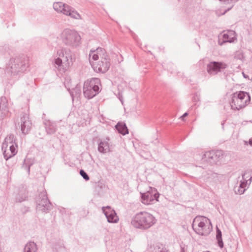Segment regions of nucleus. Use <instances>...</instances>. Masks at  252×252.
<instances>
[{"label": "nucleus", "instance_id": "f257e3e1", "mask_svg": "<svg viewBox=\"0 0 252 252\" xmlns=\"http://www.w3.org/2000/svg\"><path fill=\"white\" fill-rule=\"evenodd\" d=\"M58 57L55 59L54 63L56 68L63 72H65L72 65L75 61L74 54L67 48L62 47L57 51Z\"/></svg>", "mask_w": 252, "mask_h": 252}, {"label": "nucleus", "instance_id": "f03ea898", "mask_svg": "<svg viewBox=\"0 0 252 252\" xmlns=\"http://www.w3.org/2000/svg\"><path fill=\"white\" fill-rule=\"evenodd\" d=\"M89 56L94 61L100 59L97 63L92 64L94 71L104 73L108 70L111 64L105 49L98 47L96 50H91Z\"/></svg>", "mask_w": 252, "mask_h": 252}, {"label": "nucleus", "instance_id": "7ed1b4c3", "mask_svg": "<svg viewBox=\"0 0 252 252\" xmlns=\"http://www.w3.org/2000/svg\"><path fill=\"white\" fill-rule=\"evenodd\" d=\"M156 222L157 220L155 217L146 211L136 213L131 220V224L133 227L142 230L150 228Z\"/></svg>", "mask_w": 252, "mask_h": 252}, {"label": "nucleus", "instance_id": "20e7f679", "mask_svg": "<svg viewBox=\"0 0 252 252\" xmlns=\"http://www.w3.org/2000/svg\"><path fill=\"white\" fill-rule=\"evenodd\" d=\"M29 67L28 60L23 57L10 58L6 70L12 75H17L25 72Z\"/></svg>", "mask_w": 252, "mask_h": 252}, {"label": "nucleus", "instance_id": "39448f33", "mask_svg": "<svg viewBox=\"0 0 252 252\" xmlns=\"http://www.w3.org/2000/svg\"><path fill=\"white\" fill-rule=\"evenodd\" d=\"M192 227L195 232L201 236H207L212 230L210 220L204 216H196L193 220Z\"/></svg>", "mask_w": 252, "mask_h": 252}, {"label": "nucleus", "instance_id": "423d86ee", "mask_svg": "<svg viewBox=\"0 0 252 252\" xmlns=\"http://www.w3.org/2000/svg\"><path fill=\"white\" fill-rule=\"evenodd\" d=\"M60 39L66 46L75 48L80 44L81 38L77 31L65 29L61 32Z\"/></svg>", "mask_w": 252, "mask_h": 252}, {"label": "nucleus", "instance_id": "0eeeda50", "mask_svg": "<svg viewBox=\"0 0 252 252\" xmlns=\"http://www.w3.org/2000/svg\"><path fill=\"white\" fill-rule=\"evenodd\" d=\"M100 81L97 78H93L85 82L83 87V93L85 97L91 99L99 92Z\"/></svg>", "mask_w": 252, "mask_h": 252}, {"label": "nucleus", "instance_id": "6e6552de", "mask_svg": "<svg viewBox=\"0 0 252 252\" xmlns=\"http://www.w3.org/2000/svg\"><path fill=\"white\" fill-rule=\"evenodd\" d=\"M36 209L42 212H48L52 208V205L47 196L45 190L41 191L36 199Z\"/></svg>", "mask_w": 252, "mask_h": 252}, {"label": "nucleus", "instance_id": "1a4fd4ad", "mask_svg": "<svg viewBox=\"0 0 252 252\" xmlns=\"http://www.w3.org/2000/svg\"><path fill=\"white\" fill-rule=\"evenodd\" d=\"M141 197L142 203L149 205L158 201L159 193L155 188H151L150 190L144 193H141Z\"/></svg>", "mask_w": 252, "mask_h": 252}, {"label": "nucleus", "instance_id": "9d476101", "mask_svg": "<svg viewBox=\"0 0 252 252\" xmlns=\"http://www.w3.org/2000/svg\"><path fill=\"white\" fill-rule=\"evenodd\" d=\"M227 65L225 63L218 62H211L207 64V71L208 73L212 76L217 74L221 71V69L226 68Z\"/></svg>", "mask_w": 252, "mask_h": 252}, {"label": "nucleus", "instance_id": "9b49d317", "mask_svg": "<svg viewBox=\"0 0 252 252\" xmlns=\"http://www.w3.org/2000/svg\"><path fill=\"white\" fill-rule=\"evenodd\" d=\"M102 209L108 222L116 223L118 221L119 218L115 211L110 206L103 207Z\"/></svg>", "mask_w": 252, "mask_h": 252}, {"label": "nucleus", "instance_id": "f8f14e48", "mask_svg": "<svg viewBox=\"0 0 252 252\" xmlns=\"http://www.w3.org/2000/svg\"><path fill=\"white\" fill-rule=\"evenodd\" d=\"M223 153L221 150H212L206 152L204 157L211 162H216L222 157Z\"/></svg>", "mask_w": 252, "mask_h": 252}, {"label": "nucleus", "instance_id": "ddd939ff", "mask_svg": "<svg viewBox=\"0 0 252 252\" xmlns=\"http://www.w3.org/2000/svg\"><path fill=\"white\" fill-rule=\"evenodd\" d=\"M21 130L23 134H27L30 130L32 123L29 120V116L24 114L20 119Z\"/></svg>", "mask_w": 252, "mask_h": 252}, {"label": "nucleus", "instance_id": "4468645a", "mask_svg": "<svg viewBox=\"0 0 252 252\" xmlns=\"http://www.w3.org/2000/svg\"><path fill=\"white\" fill-rule=\"evenodd\" d=\"M110 139L107 137L103 139H98V151L102 154H106L110 152V143H109Z\"/></svg>", "mask_w": 252, "mask_h": 252}, {"label": "nucleus", "instance_id": "2eb2a0df", "mask_svg": "<svg viewBox=\"0 0 252 252\" xmlns=\"http://www.w3.org/2000/svg\"><path fill=\"white\" fill-rule=\"evenodd\" d=\"M230 105L232 109L237 110H239L247 105L242 100L239 99L233 94L230 101Z\"/></svg>", "mask_w": 252, "mask_h": 252}, {"label": "nucleus", "instance_id": "dca6fc26", "mask_svg": "<svg viewBox=\"0 0 252 252\" xmlns=\"http://www.w3.org/2000/svg\"><path fill=\"white\" fill-rule=\"evenodd\" d=\"M7 100L5 97L0 98V120L3 119L8 114Z\"/></svg>", "mask_w": 252, "mask_h": 252}, {"label": "nucleus", "instance_id": "f3484780", "mask_svg": "<svg viewBox=\"0 0 252 252\" xmlns=\"http://www.w3.org/2000/svg\"><path fill=\"white\" fill-rule=\"evenodd\" d=\"M44 125L47 134L52 135L56 132L57 126L55 122L47 121L44 123Z\"/></svg>", "mask_w": 252, "mask_h": 252}, {"label": "nucleus", "instance_id": "a211bd4d", "mask_svg": "<svg viewBox=\"0 0 252 252\" xmlns=\"http://www.w3.org/2000/svg\"><path fill=\"white\" fill-rule=\"evenodd\" d=\"M34 163L35 159L34 158L26 157L23 161L22 168L26 170L29 175L30 173V167L33 165Z\"/></svg>", "mask_w": 252, "mask_h": 252}, {"label": "nucleus", "instance_id": "6ab92c4d", "mask_svg": "<svg viewBox=\"0 0 252 252\" xmlns=\"http://www.w3.org/2000/svg\"><path fill=\"white\" fill-rule=\"evenodd\" d=\"M53 6L55 11L59 13H62L64 15V13L66 12L69 5L62 2H56L53 3Z\"/></svg>", "mask_w": 252, "mask_h": 252}, {"label": "nucleus", "instance_id": "aec40b11", "mask_svg": "<svg viewBox=\"0 0 252 252\" xmlns=\"http://www.w3.org/2000/svg\"><path fill=\"white\" fill-rule=\"evenodd\" d=\"M64 15L70 16L71 18L74 19H82V17L79 13L74 8L69 5L67 9L66 12L64 13Z\"/></svg>", "mask_w": 252, "mask_h": 252}, {"label": "nucleus", "instance_id": "412c9836", "mask_svg": "<svg viewBox=\"0 0 252 252\" xmlns=\"http://www.w3.org/2000/svg\"><path fill=\"white\" fill-rule=\"evenodd\" d=\"M235 96L239 99L242 100L246 104H248L251 100V97L249 94L243 91H240L238 94H234Z\"/></svg>", "mask_w": 252, "mask_h": 252}, {"label": "nucleus", "instance_id": "4be33fe9", "mask_svg": "<svg viewBox=\"0 0 252 252\" xmlns=\"http://www.w3.org/2000/svg\"><path fill=\"white\" fill-rule=\"evenodd\" d=\"M16 147L17 146L15 144H12L9 145V148L10 151V154L7 153L6 151H4L3 154L4 158L5 159V160H8L9 158L13 157L16 154L17 152L16 148Z\"/></svg>", "mask_w": 252, "mask_h": 252}, {"label": "nucleus", "instance_id": "5701e85b", "mask_svg": "<svg viewBox=\"0 0 252 252\" xmlns=\"http://www.w3.org/2000/svg\"><path fill=\"white\" fill-rule=\"evenodd\" d=\"M116 129L118 130L119 133L125 135L128 133V130L124 123L119 122L115 126Z\"/></svg>", "mask_w": 252, "mask_h": 252}, {"label": "nucleus", "instance_id": "b1692460", "mask_svg": "<svg viewBox=\"0 0 252 252\" xmlns=\"http://www.w3.org/2000/svg\"><path fill=\"white\" fill-rule=\"evenodd\" d=\"M247 184H248L247 181H245L242 179L239 186L235 187V192L236 194H243L246 190V187Z\"/></svg>", "mask_w": 252, "mask_h": 252}, {"label": "nucleus", "instance_id": "393cba45", "mask_svg": "<svg viewBox=\"0 0 252 252\" xmlns=\"http://www.w3.org/2000/svg\"><path fill=\"white\" fill-rule=\"evenodd\" d=\"M37 247L33 242H29L25 246L24 252H37Z\"/></svg>", "mask_w": 252, "mask_h": 252}, {"label": "nucleus", "instance_id": "a878e982", "mask_svg": "<svg viewBox=\"0 0 252 252\" xmlns=\"http://www.w3.org/2000/svg\"><path fill=\"white\" fill-rule=\"evenodd\" d=\"M234 37H231L228 33H223L222 35V38H219L218 43L219 44L222 46L223 44L226 42H232L234 41Z\"/></svg>", "mask_w": 252, "mask_h": 252}, {"label": "nucleus", "instance_id": "bb28decb", "mask_svg": "<svg viewBox=\"0 0 252 252\" xmlns=\"http://www.w3.org/2000/svg\"><path fill=\"white\" fill-rule=\"evenodd\" d=\"M216 240L218 246L222 249L224 247L223 242L222 239V233L221 230L217 227L216 228Z\"/></svg>", "mask_w": 252, "mask_h": 252}, {"label": "nucleus", "instance_id": "cd10ccee", "mask_svg": "<svg viewBox=\"0 0 252 252\" xmlns=\"http://www.w3.org/2000/svg\"><path fill=\"white\" fill-rule=\"evenodd\" d=\"M242 179L245 181H247L250 185L252 181V169H247L242 174Z\"/></svg>", "mask_w": 252, "mask_h": 252}, {"label": "nucleus", "instance_id": "c85d7f7f", "mask_svg": "<svg viewBox=\"0 0 252 252\" xmlns=\"http://www.w3.org/2000/svg\"><path fill=\"white\" fill-rule=\"evenodd\" d=\"M149 252H169L165 248L158 245L151 247Z\"/></svg>", "mask_w": 252, "mask_h": 252}, {"label": "nucleus", "instance_id": "c756f323", "mask_svg": "<svg viewBox=\"0 0 252 252\" xmlns=\"http://www.w3.org/2000/svg\"><path fill=\"white\" fill-rule=\"evenodd\" d=\"M72 99L74 97H78L81 94V90L79 88L76 87L70 92Z\"/></svg>", "mask_w": 252, "mask_h": 252}, {"label": "nucleus", "instance_id": "7c9ffc66", "mask_svg": "<svg viewBox=\"0 0 252 252\" xmlns=\"http://www.w3.org/2000/svg\"><path fill=\"white\" fill-rule=\"evenodd\" d=\"M5 142L6 143L7 146L8 145L15 143L14 136L13 134H10L5 138Z\"/></svg>", "mask_w": 252, "mask_h": 252}, {"label": "nucleus", "instance_id": "2f4dec72", "mask_svg": "<svg viewBox=\"0 0 252 252\" xmlns=\"http://www.w3.org/2000/svg\"><path fill=\"white\" fill-rule=\"evenodd\" d=\"M80 174L82 178L86 181H88L90 179L89 175L83 169L80 170Z\"/></svg>", "mask_w": 252, "mask_h": 252}, {"label": "nucleus", "instance_id": "473e14b6", "mask_svg": "<svg viewBox=\"0 0 252 252\" xmlns=\"http://www.w3.org/2000/svg\"><path fill=\"white\" fill-rule=\"evenodd\" d=\"M9 50V47L7 45H5L3 46H0V54H4Z\"/></svg>", "mask_w": 252, "mask_h": 252}, {"label": "nucleus", "instance_id": "72a5a7b5", "mask_svg": "<svg viewBox=\"0 0 252 252\" xmlns=\"http://www.w3.org/2000/svg\"><path fill=\"white\" fill-rule=\"evenodd\" d=\"M238 0H224V2L226 3H234Z\"/></svg>", "mask_w": 252, "mask_h": 252}, {"label": "nucleus", "instance_id": "f704fd0d", "mask_svg": "<svg viewBox=\"0 0 252 252\" xmlns=\"http://www.w3.org/2000/svg\"><path fill=\"white\" fill-rule=\"evenodd\" d=\"M118 97L119 98L120 100L121 101V102L123 103V97H122V94L120 93H119Z\"/></svg>", "mask_w": 252, "mask_h": 252}, {"label": "nucleus", "instance_id": "c9c22d12", "mask_svg": "<svg viewBox=\"0 0 252 252\" xmlns=\"http://www.w3.org/2000/svg\"><path fill=\"white\" fill-rule=\"evenodd\" d=\"M26 197V195H24V196L23 197H22L21 199H18L17 198H16L17 200H18V201L21 202H22L23 201L25 198Z\"/></svg>", "mask_w": 252, "mask_h": 252}, {"label": "nucleus", "instance_id": "e433bc0d", "mask_svg": "<svg viewBox=\"0 0 252 252\" xmlns=\"http://www.w3.org/2000/svg\"><path fill=\"white\" fill-rule=\"evenodd\" d=\"M246 144H247V143H249V145H250L251 146H252V138H251L249 139L248 142L247 141H245Z\"/></svg>", "mask_w": 252, "mask_h": 252}, {"label": "nucleus", "instance_id": "4c0bfd02", "mask_svg": "<svg viewBox=\"0 0 252 252\" xmlns=\"http://www.w3.org/2000/svg\"><path fill=\"white\" fill-rule=\"evenodd\" d=\"M181 252H186L184 247L181 246Z\"/></svg>", "mask_w": 252, "mask_h": 252}, {"label": "nucleus", "instance_id": "58836bf2", "mask_svg": "<svg viewBox=\"0 0 252 252\" xmlns=\"http://www.w3.org/2000/svg\"><path fill=\"white\" fill-rule=\"evenodd\" d=\"M188 115V113L187 112H186L181 117V118H183L187 116Z\"/></svg>", "mask_w": 252, "mask_h": 252}, {"label": "nucleus", "instance_id": "ea45409f", "mask_svg": "<svg viewBox=\"0 0 252 252\" xmlns=\"http://www.w3.org/2000/svg\"><path fill=\"white\" fill-rule=\"evenodd\" d=\"M243 76H244V77L245 78H246V77H247V76H246V75L244 73H243Z\"/></svg>", "mask_w": 252, "mask_h": 252}, {"label": "nucleus", "instance_id": "a19ab883", "mask_svg": "<svg viewBox=\"0 0 252 252\" xmlns=\"http://www.w3.org/2000/svg\"><path fill=\"white\" fill-rule=\"evenodd\" d=\"M229 32L230 33H232L233 32V31H231V32Z\"/></svg>", "mask_w": 252, "mask_h": 252}, {"label": "nucleus", "instance_id": "79ce46f5", "mask_svg": "<svg viewBox=\"0 0 252 252\" xmlns=\"http://www.w3.org/2000/svg\"><path fill=\"white\" fill-rule=\"evenodd\" d=\"M220 1H223L224 2V0H220Z\"/></svg>", "mask_w": 252, "mask_h": 252}]
</instances>
